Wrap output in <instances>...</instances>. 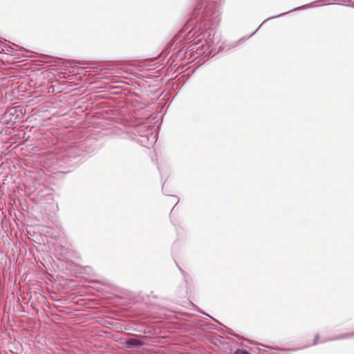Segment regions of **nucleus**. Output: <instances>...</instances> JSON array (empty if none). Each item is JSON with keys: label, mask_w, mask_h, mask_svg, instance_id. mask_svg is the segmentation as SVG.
Listing matches in <instances>:
<instances>
[{"label": "nucleus", "mask_w": 354, "mask_h": 354, "mask_svg": "<svg viewBox=\"0 0 354 354\" xmlns=\"http://www.w3.org/2000/svg\"><path fill=\"white\" fill-rule=\"evenodd\" d=\"M127 133L129 138L148 148L153 146L157 140V134H154L150 127L145 124H139L128 129Z\"/></svg>", "instance_id": "1"}, {"label": "nucleus", "mask_w": 354, "mask_h": 354, "mask_svg": "<svg viewBox=\"0 0 354 354\" xmlns=\"http://www.w3.org/2000/svg\"><path fill=\"white\" fill-rule=\"evenodd\" d=\"M125 345L128 348H138L144 345V342L137 339L129 338L126 340Z\"/></svg>", "instance_id": "2"}, {"label": "nucleus", "mask_w": 354, "mask_h": 354, "mask_svg": "<svg viewBox=\"0 0 354 354\" xmlns=\"http://www.w3.org/2000/svg\"><path fill=\"white\" fill-rule=\"evenodd\" d=\"M24 83V81H21L19 82V80L15 77H12L10 80H8L5 84L4 86L6 87H12L14 88H20L22 87L23 84Z\"/></svg>", "instance_id": "3"}, {"label": "nucleus", "mask_w": 354, "mask_h": 354, "mask_svg": "<svg viewBox=\"0 0 354 354\" xmlns=\"http://www.w3.org/2000/svg\"><path fill=\"white\" fill-rule=\"evenodd\" d=\"M353 337H354V332H351V333L341 334V335L334 337H330L328 339V340H335L336 341V340H341V339H350Z\"/></svg>", "instance_id": "4"}, {"label": "nucleus", "mask_w": 354, "mask_h": 354, "mask_svg": "<svg viewBox=\"0 0 354 354\" xmlns=\"http://www.w3.org/2000/svg\"><path fill=\"white\" fill-rule=\"evenodd\" d=\"M20 91H21L22 92H25L27 90H8L6 92V100H8V101H10V102H12L15 98L12 97L13 95L17 93H19Z\"/></svg>", "instance_id": "5"}, {"label": "nucleus", "mask_w": 354, "mask_h": 354, "mask_svg": "<svg viewBox=\"0 0 354 354\" xmlns=\"http://www.w3.org/2000/svg\"><path fill=\"white\" fill-rule=\"evenodd\" d=\"M305 8V6H300V7H298V8H294V9H292V10H290V11H288V12H283V13L279 14V15H277V16H275V17H270V18H268V19H266V20L263 22V23H265L266 21H267L270 20V19H274V18H277V17H279L283 16V15H286V14L289 13L290 12H292V11L297 10H301V9H303V8Z\"/></svg>", "instance_id": "6"}, {"label": "nucleus", "mask_w": 354, "mask_h": 354, "mask_svg": "<svg viewBox=\"0 0 354 354\" xmlns=\"http://www.w3.org/2000/svg\"><path fill=\"white\" fill-rule=\"evenodd\" d=\"M234 354H250V353L244 349H237L235 351Z\"/></svg>", "instance_id": "7"}, {"label": "nucleus", "mask_w": 354, "mask_h": 354, "mask_svg": "<svg viewBox=\"0 0 354 354\" xmlns=\"http://www.w3.org/2000/svg\"><path fill=\"white\" fill-rule=\"evenodd\" d=\"M171 198L172 199L171 203H174L175 205H176L178 203V202H179L178 198L176 196H174V195H171Z\"/></svg>", "instance_id": "8"}, {"label": "nucleus", "mask_w": 354, "mask_h": 354, "mask_svg": "<svg viewBox=\"0 0 354 354\" xmlns=\"http://www.w3.org/2000/svg\"><path fill=\"white\" fill-rule=\"evenodd\" d=\"M319 338V334H316L315 335L314 341H313V346L317 345L318 344Z\"/></svg>", "instance_id": "9"}, {"label": "nucleus", "mask_w": 354, "mask_h": 354, "mask_svg": "<svg viewBox=\"0 0 354 354\" xmlns=\"http://www.w3.org/2000/svg\"><path fill=\"white\" fill-rule=\"evenodd\" d=\"M64 162H66V164H68L70 165H72L73 164H71V158H66L64 160Z\"/></svg>", "instance_id": "10"}, {"label": "nucleus", "mask_w": 354, "mask_h": 354, "mask_svg": "<svg viewBox=\"0 0 354 354\" xmlns=\"http://www.w3.org/2000/svg\"><path fill=\"white\" fill-rule=\"evenodd\" d=\"M298 348H283L282 349L283 351H297Z\"/></svg>", "instance_id": "11"}, {"label": "nucleus", "mask_w": 354, "mask_h": 354, "mask_svg": "<svg viewBox=\"0 0 354 354\" xmlns=\"http://www.w3.org/2000/svg\"><path fill=\"white\" fill-rule=\"evenodd\" d=\"M328 339H329V338L324 339L322 340V342H321L324 343V342H330L331 340H328Z\"/></svg>", "instance_id": "12"}, {"label": "nucleus", "mask_w": 354, "mask_h": 354, "mask_svg": "<svg viewBox=\"0 0 354 354\" xmlns=\"http://www.w3.org/2000/svg\"><path fill=\"white\" fill-rule=\"evenodd\" d=\"M12 111L15 112V107H14V108H12V109L10 110V114H11V115H12V114H13V112H12Z\"/></svg>", "instance_id": "13"}, {"label": "nucleus", "mask_w": 354, "mask_h": 354, "mask_svg": "<svg viewBox=\"0 0 354 354\" xmlns=\"http://www.w3.org/2000/svg\"><path fill=\"white\" fill-rule=\"evenodd\" d=\"M261 26V25H260V26H259V28H257V29L254 32H252V33L250 35V36H252V35H254V33L257 31V30L260 28V26Z\"/></svg>", "instance_id": "14"}, {"label": "nucleus", "mask_w": 354, "mask_h": 354, "mask_svg": "<svg viewBox=\"0 0 354 354\" xmlns=\"http://www.w3.org/2000/svg\"><path fill=\"white\" fill-rule=\"evenodd\" d=\"M111 88H113V89L118 88V86H111Z\"/></svg>", "instance_id": "15"}, {"label": "nucleus", "mask_w": 354, "mask_h": 354, "mask_svg": "<svg viewBox=\"0 0 354 354\" xmlns=\"http://www.w3.org/2000/svg\"><path fill=\"white\" fill-rule=\"evenodd\" d=\"M226 327L225 326L223 325V329H222V331L223 332L224 331V328H225Z\"/></svg>", "instance_id": "16"}]
</instances>
